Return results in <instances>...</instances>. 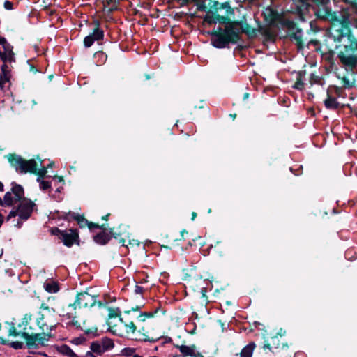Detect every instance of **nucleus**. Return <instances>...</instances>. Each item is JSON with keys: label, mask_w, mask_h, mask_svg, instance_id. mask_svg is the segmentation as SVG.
I'll return each instance as SVG.
<instances>
[{"label": "nucleus", "mask_w": 357, "mask_h": 357, "mask_svg": "<svg viewBox=\"0 0 357 357\" xmlns=\"http://www.w3.org/2000/svg\"><path fill=\"white\" fill-rule=\"evenodd\" d=\"M278 337L277 336H275V337H273L271 338V342L272 344H273L274 345H276V347H278V344H277V341H278Z\"/></svg>", "instance_id": "48"}, {"label": "nucleus", "mask_w": 357, "mask_h": 357, "mask_svg": "<svg viewBox=\"0 0 357 357\" xmlns=\"http://www.w3.org/2000/svg\"><path fill=\"white\" fill-rule=\"evenodd\" d=\"M318 79H319V77H318L317 76H315V75H314V78H313L314 83L317 82H318Z\"/></svg>", "instance_id": "58"}, {"label": "nucleus", "mask_w": 357, "mask_h": 357, "mask_svg": "<svg viewBox=\"0 0 357 357\" xmlns=\"http://www.w3.org/2000/svg\"><path fill=\"white\" fill-rule=\"evenodd\" d=\"M134 319H137L140 321H144L146 320L145 317L143 315V312H139L138 314H132Z\"/></svg>", "instance_id": "44"}, {"label": "nucleus", "mask_w": 357, "mask_h": 357, "mask_svg": "<svg viewBox=\"0 0 357 357\" xmlns=\"http://www.w3.org/2000/svg\"><path fill=\"white\" fill-rule=\"evenodd\" d=\"M159 308H156L154 312H143V315L145 317V318H151L153 317L158 311Z\"/></svg>", "instance_id": "43"}, {"label": "nucleus", "mask_w": 357, "mask_h": 357, "mask_svg": "<svg viewBox=\"0 0 357 357\" xmlns=\"http://www.w3.org/2000/svg\"><path fill=\"white\" fill-rule=\"evenodd\" d=\"M50 231L52 235L57 236L59 239H61V236H62L63 233V230H61L57 227L52 228Z\"/></svg>", "instance_id": "37"}, {"label": "nucleus", "mask_w": 357, "mask_h": 357, "mask_svg": "<svg viewBox=\"0 0 357 357\" xmlns=\"http://www.w3.org/2000/svg\"><path fill=\"white\" fill-rule=\"evenodd\" d=\"M341 92H342V88L335 86V93L338 96H340Z\"/></svg>", "instance_id": "50"}, {"label": "nucleus", "mask_w": 357, "mask_h": 357, "mask_svg": "<svg viewBox=\"0 0 357 357\" xmlns=\"http://www.w3.org/2000/svg\"><path fill=\"white\" fill-rule=\"evenodd\" d=\"M93 353V352L91 351H87L86 354V357H95Z\"/></svg>", "instance_id": "52"}, {"label": "nucleus", "mask_w": 357, "mask_h": 357, "mask_svg": "<svg viewBox=\"0 0 357 357\" xmlns=\"http://www.w3.org/2000/svg\"><path fill=\"white\" fill-rule=\"evenodd\" d=\"M57 351L65 355L68 357H79L71 349L69 346L66 344H63L60 347H58Z\"/></svg>", "instance_id": "25"}, {"label": "nucleus", "mask_w": 357, "mask_h": 357, "mask_svg": "<svg viewBox=\"0 0 357 357\" xmlns=\"http://www.w3.org/2000/svg\"><path fill=\"white\" fill-rule=\"evenodd\" d=\"M26 332L29 333V336L24 337L26 340V344L29 349H38L42 346L45 345V342H47L52 336L51 333L43 331L42 333H34L31 326L26 327Z\"/></svg>", "instance_id": "8"}, {"label": "nucleus", "mask_w": 357, "mask_h": 357, "mask_svg": "<svg viewBox=\"0 0 357 357\" xmlns=\"http://www.w3.org/2000/svg\"><path fill=\"white\" fill-rule=\"evenodd\" d=\"M114 347V344L110 338L103 337L100 340L91 342L90 348L92 352L101 355Z\"/></svg>", "instance_id": "13"}, {"label": "nucleus", "mask_w": 357, "mask_h": 357, "mask_svg": "<svg viewBox=\"0 0 357 357\" xmlns=\"http://www.w3.org/2000/svg\"><path fill=\"white\" fill-rule=\"evenodd\" d=\"M328 215V211L326 208H322L320 207L317 209V212L314 213V215L320 219L324 218L326 215Z\"/></svg>", "instance_id": "34"}, {"label": "nucleus", "mask_w": 357, "mask_h": 357, "mask_svg": "<svg viewBox=\"0 0 357 357\" xmlns=\"http://www.w3.org/2000/svg\"><path fill=\"white\" fill-rule=\"evenodd\" d=\"M143 337L142 338H140V340H143L144 341H146L148 340V339L146 338V335L145 334H143Z\"/></svg>", "instance_id": "62"}, {"label": "nucleus", "mask_w": 357, "mask_h": 357, "mask_svg": "<svg viewBox=\"0 0 357 357\" xmlns=\"http://www.w3.org/2000/svg\"><path fill=\"white\" fill-rule=\"evenodd\" d=\"M204 20L206 22L210 24H215V11L210 8L209 10L207 11Z\"/></svg>", "instance_id": "27"}, {"label": "nucleus", "mask_w": 357, "mask_h": 357, "mask_svg": "<svg viewBox=\"0 0 357 357\" xmlns=\"http://www.w3.org/2000/svg\"><path fill=\"white\" fill-rule=\"evenodd\" d=\"M16 215L19 216V212L17 208H13V209L10 212L7 217V220H10V218L15 217Z\"/></svg>", "instance_id": "42"}, {"label": "nucleus", "mask_w": 357, "mask_h": 357, "mask_svg": "<svg viewBox=\"0 0 357 357\" xmlns=\"http://www.w3.org/2000/svg\"><path fill=\"white\" fill-rule=\"evenodd\" d=\"M303 86H304L303 82L301 81V79L300 78H298L297 81L295 82V84L294 85V88L298 89V90H302L303 88Z\"/></svg>", "instance_id": "40"}, {"label": "nucleus", "mask_w": 357, "mask_h": 357, "mask_svg": "<svg viewBox=\"0 0 357 357\" xmlns=\"http://www.w3.org/2000/svg\"><path fill=\"white\" fill-rule=\"evenodd\" d=\"M6 345H10L14 349H21L24 347L23 342L19 341L10 342V341L8 340V344H7Z\"/></svg>", "instance_id": "35"}, {"label": "nucleus", "mask_w": 357, "mask_h": 357, "mask_svg": "<svg viewBox=\"0 0 357 357\" xmlns=\"http://www.w3.org/2000/svg\"><path fill=\"white\" fill-rule=\"evenodd\" d=\"M88 227L90 229H92L93 228H100L101 229H103L105 230L106 228H105V225H102L101 226H100L98 224H96V223H93L91 222H89V224H88Z\"/></svg>", "instance_id": "39"}, {"label": "nucleus", "mask_w": 357, "mask_h": 357, "mask_svg": "<svg viewBox=\"0 0 357 357\" xmlns=\"http://www.w3.org/2000/svg\"><path fill=\"white\" fill-rule=\"evenodd\" d=\"M97 296L91 295L86 291L78 293L76 296L75 300L73 303L69 304L66 308V314L63 316L67 318L75 317L77 314L76 310L77 307H92L96 303L99 307L102 306L100 301H97Z\"/></svg>", "instance_id": "4"}, {"label": "nucleus", "mask_w": 357, "mask_h": 357, "mask_svg": "<svg viewBox=\"0 0 357 357\" xmlns=\"http://www.w3.org/2000/svg\"><path fill=\"white\" fill-rule=\"evenodd\" d=\"M355 13V15H354V20H353V24L356 28H357V13Z\"/></svg>", "instance_id": "49"}, {"label": "nucleus", "mask_w": 357, "mask_h": 357, "mask_svg": "<svg viewBox=\"0 0 357 357\" xmlns=\"http://www.w3.org/2000/svg\"><path fill=\"white\" fill-rule=\"evenodd\" d=\"M344 89H351L355 85V81L351 82L349 79L345 76L340 78Z\"/></svg>", "instance_id": "30"}, {"label": "nucleus", "mask_w": 357, "mask_h": 357, "mask_svg": "<svg viewBox=\"0 0 357 357\" xmlns=\"http://www.w3.org/2000/svg\"><path fill=\"white\" fill-rule=\"evenodd\" d=\"M104 37V32L99 28L93 30V33L86 36L84 39V45L86 47H91L95 41L100 40Z\"/></svg>", "instance_id": "16"}, {"label": "nucleus", "mask_w": 357, "mask_h": 357, "mask_svg": "<svg viewBox=\"0 0 357 357\" xmlns=\"http://www.w3.org/2000/svg\"><path fill=\"white\" fill-rule=\"evenodd\" d=\"M17 202H19V205L17 208L19 212L20 218L24 220H28L33 212L35 204L30 199L25 198L24 194L20 200H17Z\"/></svg>", "instance_id": "12"}, {"label": "nucleus", "mask_w": 357, "mask_h": 357, "mask_svg": "<svg viewBox=\"0 0 357 357\" xmlns=\"http://www.w3.org/2000/svg\"><path fill=\"white\" fill-rule=\"evenodd\" d=\"M37 324L42 331L50 333L57 324L55 310L45 303H42L37 318Z\"/></svg>", "instance_id": "5"}, {"label": "nucleus", "mask_w": 357, "mask_h": 357, "mask_svg": "<svg viewBox=\"0 0 357 357\" xmlns=\"http://www.w3.org/2000/svg\"><path fill=\"white\" fill-rule=\"evenodd\" d=\"M7 158L11 166L15 169L16 172L20 174L29 172L36 174L40 176H44L47 172L46 167L39 169L38 167L41 166L42 162L38 164L33 159L26 160L21 156L15 154H8Z\"/></svg>", "instance_id": "3"}, {"label": "nucleus", "mask_w": 357, "mask_h": 357, "mask_svg": "<svg viewBox=\"0 0 357 357\" xmlns=\"http://www.w3.org/2000/svg\"><path fill=\"white\" fill-rule=\"evenodd\" d=\"M213 4L211 5V8L213 9L215 11V21L216 23H220L224 25V27H218L217 29H214L212 31L208 32V34L211 36V44L214 46L213 40L215 38V34H218L219 33L223 35L222 33L225 32L227 25L231 24L232 22L230 21V19L227 17L220 15L218 13V11L221 9H229L230 6L228 3H220L217 1L212 2Z\"/></svg>", "instance_id": "7"}, {"label": "nucleus", "mask_w": 357, "mask_h": 357, "mask_svg": "<svg viewBox=\"0 0 357 357\" xmlns=\"http://www.w3.org/2000/svg\"><path fill=\"white\" fill-rule=\"evenodd\" d=\"M3 191V184L0 181V192Z\"/></svg>", "instance_id": "59"}, {"label": "nucleus", "mask_w": 357, "mask_h": 357, "mask_svg": "<svg viewBox=\"0 0 357 357\" xmlns=\"http://www.w3.org/2000/svg\"><path fill=\"white\" fill-rule=\"evenodd\" d=\"M109 318H114V317H119L120 319L121 317V310L119 307L116 308H112L109 307Z\"/></svg>", "instance_id": "33"}, {"label": "nucleus", "mask_w": 357, "mask_h": 357, "mask_svg": "<svg viewBox=\"0 0 357 357\" xmlns=\"http://www.w3.org/2000/svg\"><path fill=\"white\" fill-rule=\"evenodd\" d=\"M73 218L77 222L80 227L88 226L89 221L83 215L73 214Z\"/></svg>", "instance_id": "29"}, {"label": "nucleus", "mask_w": 357, "mask_h": 357, "mask_svg": "<svg viewBox=\"0 0 357 357\" xmlns=\"http://www.w3.org/2000/svg\"><path fill=\"white\" fill-rule=\"evenodd\" d=\"M134 291L136 294H142L144 291V288L141 286L135 285Z\"/></svg>", "instance_id": "45"}, {"label": "nucleus", "mask_w": 357, "mask_h": 357, "mask_svg": "<svg viewBox=\"0 0 357 357\" xmlns=\"http://www.w3.org/2000/svg\"><path fill=\"white\" fill-rule=\"evenodd\" d=\"M109 216V214L105 215L102 217V219L104 220H107Z\"/></svg>", "instance_id": "56"}, {"label": "nucleus", "mask_w": 357, "mask_h": 357, "mask_svg": "<svg viewBox=\"0 0 357 357\" xmlns=\"http://www.w3.org/2000/svg\"><path fill=\"white\" fill-rule=\"evenodd\" d=\"M29 320L26 316L22 319L21 321L18 323L17 327L13 322H7L6 326L3 330L6 331V338L9 337L21 336L26 337L29 336V333L26 332V327L29 325Z\"/></svg>", "instance_id": "9"}, {"label": "nucleus", "mask_w": 357, "mask_h": 357, "mask_svg": "<svg viewBox=\"0 0 357 357\" xmlns=\"http://www.w3.org/2000/svg\"><path fill=\"white\" fill-rule=\"evenodd\" d=\"M197 217V213L195 212H192V220H194L195 219V218Z\"/></svg>", "instance_id": "54"}, {"label": "nucleus", "mask_w": 357, "mask_h": 357, "mask_svg": "<svg viewBox=\"0 0 357 357\" xmlns=\"http://www.w3.org/2000/svg\"><path fill=\"white\" fill-rule=\"evenodd\" d=\"M110 239H111L110 235L105 231H101V232L98 233V234H96V236H94V237H93L94 241L96 243L100 244V245L107 244L109 241Z\"/></svg>", "instance_id": "20"}, {"label": "nucleus", "mask_w": 357, "mask_h": 357, "mask_svg": "<svg viewBox=\"0 0 357 357\" xmlns=\"http://www.w3.org/2000/svg\"><path fill=\"white\" fill-rule=\"evenodd\" d=\"M318 31H319V29L317 28V26L314 25V29H313L314 33H316Z\"/></svg>", "instance_id": "60"}, {"label": "nucleus", "mask_w": 357, "mask_h": 357, "mask_svg": "<svg viewBox=\"0 0 357 357\" xmlns=\"http://www.w3.org/2000/svg\"><path fill=\"white\" fill-rule=\"evenodd\" d=\"M176 347L179 349L180 352L184 357H204L200 352L197 351V347L195 344L191 346L176 345Z\"/></svg>", "instance_id": "17"}, {"label": "nucleus", "mask_w": 357, "mask_h": 357, "mask_svg": "<svg viewBox=\"0 0 357 357\" xmlns=\"http://www.w3.org/2000/svg\"><path fill=\"white\" fill-rule=\"evenodd\" d=\"M3 216L0 214V227L1 226L2 223H3Z\"/></svg>", "instance_id": "55"}, {"label": "nucleus", "mask_w": 357, "mask_h": 357, "mask_svg": "<svg viewBox=\"0 0 357 357\" xmlns=\"http://www.w3.org/2000/svg\"><path fill=\"white\" fill-rule=\"evenodd\" d=\"M109 233L111 234V235L115 238H118V234L116 233H114L113 229H110V231H109Z\"/></svg>", "instance_id": "51"}, {"label": "nucleus", "mask_w": 357, "mask_h": 357, "mask_svg": "<svg viewBox=\"0 0 357 357\" xmlns=\"http://www.w3.org/2000/svg\"><path fill=\"white\" fill-rule=\"evenodd\" d=\"M0 59L3 62V63H8V54L3 50H0Z\"/></svg>", "instance_id": "38"}, {"label": "nucleus", "mask_w": 357, "mask_h": 357, "mask_svg": "<svg viewBox=\"0 0 357 357\" xmlns=\"http://www.w3.org/2000/svg\"><path fill=\"white\" fill-rule=\"evenodd\" d=\"M294 3L296 4V7L298 10L301 11L307 8L308 6H310L309 3L307 1V0H292Z\"/></svg>", "instance_id": "31"}, {"label": "nucleus", "mask_w": 357, "mask_h": 357, "mask_svg": "<svg viewBox=\"0 0 357 357\" xmlns=\"http://www.w3.org/2000/svg\"><path fill=\"white\" fill-rule=\"evenodd\" d=\"M249 94L248 93H245L243 96V99L245 100L248 98Z\"/></svg>", "instance_id": "63"}, {"label": "nucleus", "mask_w": 357, "mask_h": 357, "mask_svg": "<svg viewBox=\"0 0 357 357\" xmlns=\"http://www.w3.org/2000/svg\"><path fill=\"white\" fill-rule=\"evenodd\" d=\"M324 105L327 109H337L339 108L340 104L335 98L332 97L328 94V98L325 100Z\"/></svg>", "instance_id": "24"}, {"label": "nucleus", "mask_w": 357, "mask_h": 357, "mask_svg": "<svg viewBox=\"0 0 357 357\" xmlns=\"http://www.w3.org/2000/svg\"><path fill=\"white\" fill-rule=\"evenodd\" d=\"M265 20L270 24H273L279 18L278 13L272 8H266L264 12Z\"/></svg>", "instance_id": "19"}, {"label": "nucleus", "mask_w": 357, "mask_h": 357, "mask_svg": "<svg viewBox=\"0 0 357 357\" xmlns=\"http://www.w3.org/2000/svg\"><path fill=\"white\" fill-rule=\"evenodd\" d=\"M11 185V190L5 194L3 200L0 197V206H11L23 197V187L15 182H13Z\"/></svg>", "instance_id": "10"}, {"label": "nucleus", "mask_w": 357, "mask_h": 357, "mask_svg": "<svg viewBox=\"0 0 357 357\" xmlns=\"http://www.w3.org/2000/svg\"><path fill=\"white\" fill-rule=\"evenodd\" d=\"M43 176H38V178H37V179H36V181H37L40 184V181H43V180L42 179V178H43Z\"/></svg>", "instance_id": "57"}, {"label": "nucleus", "mask_w": 357, "mask_h": 357, "mask_svg": "<svg viewBox=\"0 0 357 357\" xmlns=\"http://www.w3.org/2000/svg\"><path fill=\"white\" fill-rule=\"evenodd\" d=\"M244 33L249 37H254L256 35V30L252 28L248 23L243 21H233L229 24L221 33H214L215 38L213 40L214 47L222 49L229 47V44H236L240 40V33Z\"/></svg>", "instance_id": "2"}, {"label": "nucleus", "mask_w": 357, "mask_h": 357, "mask_svg": "<svg viewBox=\"0 0 357 357\" xmlns=\"http://www.w3.org/2000/svg\"><path fill=\"white\" fill-rule=\"evenodd\" d=\"M6 40V39L5 38L0 36V45L5 43Z\"/></svg>", "instance_id": "53"}, {"label": "nucleus", "mask_w": 357, "mask_h": 357, "mask_svg": "<svg viewBox=\"0 0 357 357\" xmlns=\"http://www.w3.org/2000/svg\"><path fill=\"white\" fill-rule=\"evenodd\" d=\"M317 20L331 24V34L335 41L342 42L337 58L347 70L353 71L357 67V38L353 35L348 9L333 11L331 6L314 13Z\"/></svg>", "instance_id": "1"}, {"label": "nucleus", "mask_w": 357, "mask_h": 357, "mask_svg": "<svg viewBox=\"0 0 357 357\" xmlns=\"http://www.w3.org/2000/svg\"><path fill=\"white\" fill-rule=\"evenodd\" d=\"M1 72L0 74V86L10 81V69L7 63H3L1 67Z\"/></svg>", "instance_id": "18"}, {"label": "nucleus", "mask_w": 357, "mask_h": 357, "mask_svg": "<svg viewBox=\"0 0 357 357\" xmlns=\"http://www.w3.org/2000/svg\"><path fill=\"white\" fill-rule=\"evenodd\" d=\"M256 347L255 342H252L244 347L240 352L241 357H252L254 349Z\"/></svg>", "instance_id": "21"}, {"label": "nucleus", "mask_w": 357, "mask_h": 357, "mask_svg": "<svg viewBox=\"0 0 357 357\" xmlns=\"http://www.w3.org/2000/svg\"><path fill=\"white\" fill-rule=\"evenodd\" d=\"M134 318L131 314V311H124V317H120V321L123 325L124 329H122L117 325L111 326L109 323V331L114 335L119 337H128L133 335L137 331V327L134 324Z\"/></svg>", "instance_id": "6"}, {"label": "nucleus", "mask_w": 357, "mask_h": 357, "mask_svg": "<svg viewBox=\"0 0 357 357\" xmlns=\"http://www.w3.org/2000/svg\"><path fill=\"white\" fill-rule=\"evenodd\" d=\"M139 306H136L135 307H132L129 311H131V314H137V312H139Z\"/></svg>", "instance_id": "47"}, {"label": "nucleus", "mask_w": 357, "mask_h": 357, "mask_svg": "<svg viewBox=\"0 0 357 357\" xmlns=\"http://www.w3.org/2000/svg\"><path fill=\"white\" fill-rule=\"evenodd\" d=\"M230 116H231L233 119H236V114H230Z\"/></svg>", "instance_id": "64"}, {"label": "nucleus", "mask_w": 357, "mask_h": 357, "mask_svg": "<svg viewBox=\"0 0 357 357\" xmlns=\"http://www.w3.org/2000/svg\"><path fill=\"white\" fill-rule=\"evenodd\" d=\"M79 235L77 229H70L63 230L61 240L67 247H71L74 243L78 241Z\"/></svg>", "instance_id": "15"}, {"label": "nucleus", "mask_w": 357, "mask_h": 357, "mask_svg": "<svg viewBox=\"0 0 357 357\" xmlns=\"http://www.w3.org/2000/svg\"><path fill=\"white\" fill-rule=\"evenodd\" d=\"M40 188L43 190H47V189L50 188V183L46 181H41Z\"/></svg>", "instance_id": "41"}, {"label": "nucleus", "mask_w": 357, "mask_h": 357, "mask_svg": "<svg viewBox=\"0 0 357 357\" xmlns=\"http://www.w3.org/2000/svg\"><path fill=\"white\" fill-rule=\"evenodd\" d=\"M314 51L319 52L322 59L330 63H333L335 52L326 45H321L317 40H314Z\"/></svg>", "instance_id": "14"}, {"label": "nucleus", "mask_w": 357, "mask_h": 357, "mask_svg": "<svg viewBox=\"0 0 357 357\" xmlns=\"http://www.w3.org/2000/svg\"><path fill=\"white\" fill-rule=\"evenodd\" d=\"M345 257L347 259L351 260V261L357 259V256L356 255V253L353 254L352 250H347L345 252Z\"/></svg>", "instance_id": "36"}, {"label": "nucleus", "mask_w": 357, "mask_h": 357, "mask_svg": "<svg viewBox=\"0 0 357 357\" xmlns=\"http://www.w3.org/2000/svg\"><path fill=\"white\" fill-rule=\"evenodd\" d=\"M70 319H72V321L69 324L70 325L75 326L76 328L81 329L82 331H84L85 332V333H86V334H89L91 333V331L89 330L84 329V328H83V327H82L80 323L77 320L75 319L76 315L75 317H70Z\"/></svg>", "instance_id": "32"}, {"label": "nucleus", "mask_w": 357, "mask_h": 357, "mask_svg": "<svg viewBox=\"0 0 357 357\" xmlns=\"http://www.w3.org/2000/svg\"><path fill=\"white\" fill-rule=\"evenodd\" d=\"M4 8L6 9V10H12L13 9V3L10 2V1H6L4 2Z\"/></svg>", "instance_id": "46"}, {"label": "nucleus", "mask_w": 357, "mask_h": 357, "mask_svg": "<svg viewBox=\"0 0 357 357\" xmlns=\"http://www.w3.org/2000/svg\"><path fill=\"white\" fill-rule=\"evenodd\" d=\"M331 6V0H314V13Z\"/></svg>", "instance_id": "22"}, {"label": "nucleus", "mask_w": 357, "mask_h": 357, "mask_svg": "<svg viewBox=\"0 0 357 357\" xmlns=\"http://www.w3.org/2000/svg\"><path fill=\"white\" fill-rule=\"evenodd\" d=\"M284 25L289 30V35L291 40L296 42L298 51H302L304 47L302 41V31L296 27L294 22L290 20L284 21Z\"/></svg>", "instance_id": "11"}, {"label": "nucleus", "mask_w": 357, "mask_h": 357, "mask_svg": "<svg viewBox=\"0 0 357 357\" xmlns=\"http://www.w3.org/2000/svg\"><path fill=\"white\" fill-rule=\"evenodd\" d=\"M44 288L49 293H56L59 290L58 283L54 281L45 283Z\"/></svg>", "instance_id": "26"}, {"label": "nucleus", "mask_w": 357, "mask_h": 357, "mask_svg": "<svg viewBox=\"0 0 357 357\" xmlns=\"http://www.w3.org/2000/svg\"><path fill=\"white\" fill-rule=\"evenodd\" d=\"M119 243H122V245H125V240L123 238L120 239Z\"/></svg>", "instance_id": "61"}, {"label": "nucleus", "mask_w": 357, "mask_h": 357, "mask_svg": "<svg viewBox=\"0 0 357 357\" xmlns=\"http://www.w3.org/2000/svg\"><path fill=\"white\" fill-rule=\"evenodd\" d=\"M3 46V51L8 54V63H13L15 61V53L13 51V46L6 40L5 43L1 44Z\"/></svg>", "instance_id": "23"}, {"label": "nucleus", "mask_w": 357, "mask_h": 357, "mask_svg": "<svg viewBox=\"0 0 357 357\" xmlns=\"http://www.w3.org/2000/svg\"><path fill=\"white\" fill-rule=\"evenodd\" d=\"M341 1L348 6V7L343 8L340 10L348 9L349 12V9H351L354 13H357V0H341Z\"/></svg>", "instance_id": "28"}]
</instances>
